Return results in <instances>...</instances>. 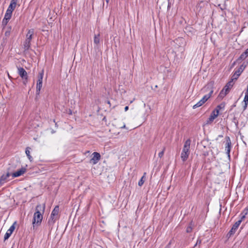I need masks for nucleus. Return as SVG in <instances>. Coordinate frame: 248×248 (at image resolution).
I'll return each mask as SVG.
<instances>
[{
  "label": "nucleus",
  "mask_w": 248,
  "mask_h": 248,
  "mask_svg": "<svg viewBox=\"0 0 248 248\" xmlns=\"http://www.w3.org/2000/svg\"><path fill=\"white\" fill-rule=\"evenodd\" d=\"M94 43L98 45L100 43V34H98L97 35H94V39H93Z\"/></svg>",
  "instance_id": "nucleus-22"
},
{
  "label": "nucleus",
  "mask_w": 248,
  "mask_h": 248,
  "mask_svg": "<svg viewBox=\"0 0 248 248\" xmlns=\"http://www.w3.org/2000/svg\"><path fill=\"white\" fill-rule=\"evenodd\" d=\"M103 121H106V117H104L103 119Z\"/></svg>",
  "instance_id": "nucleus-44"
},
{
  "label": "nucleus",
  "mask_w": 248,
  "mask_h": 248,
  "mask_svg": "<svg viewBox=\"0 0 248 248\" xmlns=\"http://www.w3.org/2000/svg\"><path fill=\"white\" fill-rule=\"evenodd\" d=\"M235 125L236 128H238V122H235L234 123Z\"/></svg>",
  "instance_id": "nucleus-39"
},
{
  "label": "nucleus",
  "mask_w": 248,
  "mask_h": 248,
  "mask_svg": "<svg viewBox=\"0 0 248 248\" xmlns=\"http://www.w3.org/2000/svg\"><path fill=\"white\" fill-rule=\"evenodd\" d=\"M59 208L58 206H56L55 207L54 209L53 210L51 215L52 216H54L56 217V216H57L58 213H59Z\"/></svg>",
  "instance_id": "nucleus-21"
},
{
  "label": "nucleus",
  "mask_w": 248,
  "mask_h": 248,
  "mask_svg": "<svg viewBox=\"0 0 248 248\" xmlns=\"http://www.w3.org/2000/svg\"><path fill=\"white\" fill-rule=\"evenodd\" d=\"M121 128H125V124H124L123 126H121Z\"/></svg>",
  "instance_id": "nucleus-43"
},
{
  "label": "nucleus",
  "mask_w": 248,
  "mask_h": 248,
  "mask_svg": "<svg viewBox=\"0 0 248 248\" xmlns=\"http://www.w3.org/2000/svg\"><path fill=\"white\" fill-rule=\"evenodd\" d=\"M17 1V0H12L7 9L13 12L16 7Z\"/></svg>",
  "instance_id": "nucleus-16"
},
{
  "label": "nucleus",
  "mask_w": 248,
  "mask_h": 248,
  "mask_svg": "<svg viewBox=\"0 0 248 248\" xmlns=\"http://www.w3.org/2000/svg\"><path fill=\"white\" fill-rule=\"evenodd\" d=\"M228 93H227L226 92H225V90H224V89H223L220 92L219 95H218V97L221 98H224L227 94Z\"/></svg>",
  "instance_id": "nucleus-25"
},
{
  "label": "nucleus",
  "mask_w": 248,
  "mask_h": 248,
  "mask_svg": "<svg viewBox=\"0 0 248 248\" xmlns=\"http://www.w3.org/2000/svg\"><path fill=\"white\" fill-rule=\"evenodd\" d=\"M244 53L248 56V48L245 50Z\"/></svg>",
  "instance_id": "nucleus-40"
},
{
  "label": "nucleus",
  "mask_w": 248,
  "mask_h": 248,
  "mask_svg": "<svg viewBox=\"0 0 248 248\" xmlns=\"http://www.w3.org/2000/svg\"><path fill=\"white\" fill-rule=\"evenodd\" d=\"M214 81H211L202 89L201 91L203 93H208L207 94L211 96L214 92Z\"/></svg>",
  "instance_id": "nucleus-4"
},
{
  "label": "nucleus",
  "mask_w": 248,
  "mask_h": 248,
  "mask_svg": "<svg viewBox=\"0 0 248 248\" xmlns=\"http://www.w3.org/2000/svg\"><path fill=\"white\" fill-rule=\"evenodd\" d=\"M211 95H208V94H205L203 97L201 99L202 101L203 102V103H205L210 97H211Z\"/></svg>",
  "instance_id": "nucleus-31"
},
{
  "label": "nucleus",
  "mask_w": 248,
  "mask_h": 248,
  "mask_svg": "<svg viewBox=\"0 0 248 248\" xmlns=\"http://www.w3.org/2000/svg\"><path fill=\"white\" fill-rule=\"evenodd\" d=\"M16 223V222H15L10 227V228L7 230V232L4 235V240H6L8 239L13 232H14V230L15 229V225Z\"/></svg>",
  "instance_id": "nucleus-13"
},
{
  "label": "nucleus",
  "mask_w": 248,
  "mask_h": 248,
  "mask_svg": "<svg viewBox=\"0 0 248 248\" xmlns=\"http://www.w3.org/2000/svg\"><path fill=\"white\" fill-rule=\"evenodd\" d=\"M235 230H233L232 228L230 230L228 233L226 235V237L229 239L230 238L232 235H233L235 232Z\"/></svg>",
  "instance_id": "nucleus-29"
},
{
  "label": "nucleus",
  "mask_w": 248,
  "mask_h": 248,
  "mask_svg": "<svg viewBox=\"0 0 248 248\" xmlns=\"http://www.w3.org/2000/svg\"><path fill=\"white\" fill-rule=\"evenodd\" d=\"M165 148L164 147L163 150H162V151H161L158 154V156L160 157V158H161L163 155H164V152H165Z\"/></svg>",
  "instance_id": "nucleus-34"
},
{
  "label": "nucleus",
  "mask_w": 248,
  "mask_h": 248,
  "mask_svg": "<svg viewBox=\"0 0 248 248\" xmlns=\"http://www.w3.org/2000/svg\"><path fill=\"white\" fill-rule=\"evenodd\" d=\"M155 88H157V85H156V86H155Z\"/></svg>",
  "instance_id": "nucleus-51"
},
{
  "label": "nucleus",
  "mask_w": 248,
  "mask_h": 248,
  "mask_svg": "<svg viewBox=\"0 0 248 248\" xmlns=\"http://www.w3.org/2000/svg\"><path fill=\"white\" fill-rule=\"evenodd\" d=\"M9 20H10L9 19H8V18L7 19L6 18L4 17V18L3 19L2 21V26H3L4 27L7 25Z\"/></svg>",
  "instance_id": "nucleus-32"
},
{
  "label": "nucleus",
  "mask_w": 248,
  "mask_h": 248,
  "mask_svg": "<svg viewBox=\"0 0 248 248\" xmlns=\"http://www.w3.org/2000/svg\"><path fill=\"white\" fill-rule=\"evenodd\" d=\"M27 169L25 167H22L20 170L17 171L13 172L11 173L13 178H16L19 177L22 175H23L24 173L26 172Z\"/></svg>",
  "instance_id": "nucleus-12"
},
{
  "label": "nucleus",
  "mask_w": 248,
  "mask_h": 248,
  "mask_svg": "<svg viewBox=\"0 0 248 248\" xmlns=\"http://www.w3.org/2000/svg\"><path fill=\"white\" fill-rule=\"evenodd\" d=\"M192 228L190 226L188 227L186 229V232H190L192 231Z\"/></svg>",
  "instance_id": "nucleus-37"
},
{
  "label": "nucleus",
  "mask_w": 248,
  "mask_h": 248,
  "mask_svg": "<svg viewBox=\"0 0 248 248\" xmlns=\"http://www.w3.org/2000/svg\"><path fill=\"white\" fill-rule=\"evenodd\" d=\"M12 30V27L11 26H8L7 28V30L5 32V36L6 37H9L10 35V32Z\"/></svg>",
  "instance_id": "nucleus-27"
},
{
  "label": "nucleus",
  "mask_w": 248,
  "mask_h": 248,
  "mask_svg": "<svg viewBox=\"0 0 248 248\" xmlns=\"http://www.w3.org/2000/svg\"><path fill=\"white\" fill-rule=\"evenodd\" d=\"M31 149V148L30 147H27L26 148L25 153H26V154L27 156H28V158H29L30 161L31 162V161H32L33 158H32V156L30 155V150Z\"/></svg>",
  "instance_id": "nucleus-20"
},
{
  "label": "nucleus",
  "mask_w": 248,
  "mask_h": 248,
  "mask_svg": "<svg viewBox=\"0 0 248 248\" xmlns=\"http://www.w3.org/2000/svg\"><path fill=\"white\" fill-rule=\"evenodd\" d=\"M235 230H233L232 228L230 230L228 233L226 235V237L229 239L230 238L232 235H233L235 232Z\"/></svg>",
  "instance_id": "nucleus-28"
},
{
  "label": "nucleus",
  "mask_w": 248,
  "mask_h": 248,
  "mask_svg": "<svg viewBox=\"0 0 248 248\" xmlns=\"http://www.w3.org/2000/svg\"><path fill=\"white\" fill-rule=\"evenodd\" d=\"M109 0H106V1L107 2V4H108V2H109Z\"/></svg>",
  "instance_id": "nucleus-45"
},
{
  "label": "nucleus",
  "mask_w": 248,
  "mask_h": 248,
  "mask_svg": "<svg viewBox=\"0 0 248 248\" xmlns=\"http://www.w3.org/2000/svg\"><path fill=\"white\" fill-rule=\"evenodd\" d=\"M45 209V204H37L35 208L32 220L33 230H36V227L39 226L42 223L43 215Z\"/></svg>",
  "instance_id": "nucleus-1"
},
{
  "label": "nucleus",
  "mask_w": 248,
  "mask_h": 248,
  "mask_svg": "<svg viewBox=\"0 0 248 248\" xmlns=\"http://www.w3.org/2000/svg\"><path fill=\"white\" fill-rule=\"evenodd\" d=\"M241 224V221H236L232 226V229L233 230H235V231L237 230L238 228V227Z\"/></svg>",
  "instance_id": "nucleus-26"
},
{
  "label": "nucleus",
  "mask_w": 248,
  "mask_h": 248,
  "mask_svg": "<svg viewBox=\"0 0 248 248\" xmlns=\"http://www.w3.org/2000/svg\"><path fill=\"white\" fill-rule=\"evenodd\" d=\"M233 80L234 79L232 78L231 80L229 81L223 88L227 93H229L232 87L234 84L233 83Z\"/></svg>",
  "instance_id": "nucleus-14"
},
{
  "label": "nucleus",
  "mask_w": 248,
  "mask_h": 248,
  "mask_svg": "<svg viewBox=\"0 0 248 248\" xmlns=\"http://www.w3.org/2000/svg\"><path fill=\"white\" fill-rule=\"evenodd\" d=\"M235 122H238V120H237L236 117H233V119H232V122L233 123H235Z\"/></svg>",
  "instance_id": "nucleus-38"
},
{
  "label": "nucleus",
  "mask_w": 248,
  "mask_h": 248,
  "mask_svg": "<svg viewBox=\"0 0 248 248\" xmlns=\"http://www.w3.org/2000/svg\"><path fill=\"white\" fill-rule=\"evenodd\" d=\"M106 102L107 103V104H108V105H109V107H110V106H111V104H110V101H109V100H107V101H106Z\"/></svg>",
  "instance_id": "nucleus-41"
},
{
  "label": "nucleus",
  "mask_w": 248,
  "mask_h": 248,
  "mask_svg": "<svg viewBox=\"0 0 248 248\" xmlns=\"http://www.w3.org/2000/svg\"><path fill=\"white\" fill-rule=\"evenodd\" d=\"M69 113L70 114H72V111H71V110L70 109L69 110Z\"/></svg>",
  "instance_id": "nucleus-47"
},
{
  "label": "nucleus",
  "mask_w": 248,
  "mask_h": 248,
  "mask_svg": "<svg viewBox=\"0 0 248 248\" xmlns=\"http://www.w3.org/2000/svg\"><path fill=\"white\" fill-rule=\"evenodd\" d=\"M43 76H44V70H43L41 71V72H40L39 73L38 76V80L37 81V84H36V93L37 95H39L40 94V90L42 87Z\"/></svg>",
  "instance_id": "nucleus-5"
},
{
  "label": "nucleus",
  "mask_w": 248,
  "mask_h": 248,
  "mask_svg": "<svg viewBox=\"0 0 248 248\" xmlns=\"http://www.w3.org/2000/svg\"><path fill=\"white\" fill-rule=\"evenodd\" d=\"M57 219V217H55L54 216H52L50 215V218L48 219V225L51 227V228L53 226L54 223L55 222V221Z\"/></svg>",
  "instance_id": "nucleus-17"
},
{
  "label": "nucleus",
  "mask_w": 248,
  "mask_h": 248,
  "mask_svg": "<svg viewBox=\"0 0 248 248\" xmlns=\"http://www.w3.org/2000/svg\"><path fill=\"white\" fill-rule=\"evenodd\" d=\"M146 173L144 172L143 176H142V177L141 178V179L140 180V181L138 182L139 186H141L143 185L144 182L146 180Z\"/></svg>",
  "instance_id": "nucleus-18"
},
{
  "label": "nucleus",
  "mask_w": 248,
  "mask_h": 248,
  "mask_svg": "<svg viewBox=\"0 0 248 248\" xmlns=\"http://www.w3.org/2000/svg\"><path fill=\"white\" fill-rule=\"evenodd\" d=\"M10 167L8 169L9 171L7 172L6 174L2 175L0 178V186L4 184L6 182V179L11 175V173L9 171L16 168V165H14V164H10Z\"/></svg>",
  "instance_id": "nucleus-7"
},
{
  "label": "nucleus",
  "mask_w": 248,
  "mask_h": 248,
  "mask_svg": "<svg viewBox=\"0 0 248 248\" xmlns=\"http://www.w3.org/2000/svg\"><path fill=\"white\" fill-rule=\"evenodd\" d=\"M191 143V140L190 139L187 140L184 144L182 152L181 154V157L182 160L185 162L186 161L188 157V156L190 154V145Z\"/></svg>",
  "instance_id": "nucleus-3"
},
{
  "label": "nucleus",
  "mask_w": 248,
  "mask_h": 248,
  "mask_svg": "<svg viewBox=\"0 0 248 248\" xmlns=\"http://www.w3.org/2000/svg\"><path fill=\"white\" fill-rule=\"evenodd\" d=\"M248 56L245 54L244 52H243L242 54H241V55L239 56V57L237 59L236 61L237 62H239L240 61H243L245 60Z\"/></svg>",
  "instance_id": "nucleus-24"
},
{
  "label": "nucleus",
  "mask_w": 248,
  "mask_h": 248,
  "mask_svg": "<svg viewBox=\"0 0 248 248\" xmlns=\"http://www.w3.org/2000/svg\"><path fill=\"white\" fill-rule=\"evenodd\" d=\"M235 63V62H234L233 63V65H234Z\"/></svg>",
  "instance_id": "nucleus-50"
},
{
  "label": "nucleus",
  "mask_w": 248,
  "mask_h": 248,
  "mask_svg": "<svg viewBox=\"0 0 248 248\" xmlns=\"http://www.w3.org/2000/svg\"><path fill=\"white\" fill-rule=\"evenodd\" d=\"M13 12L11 11L10 10H7L5 14L4 17L6 18L7 19H9L11 18Z\"/></svg>",
  "instance_id": "nucleus-23"
},
{
  "label": "nucleus",
  "mask_w": 248,
  "mask_h": 248,
  "mask_svg": "<svg viewBox=\"0 0 248 248\" xmlns=\"http://www.w3.org/2000/svg\"><path fill=\"white\" fill-rule=\"evenodd\" d=\"M128 108H129L128 107V106H126V107L124 108V110H125V111H126L127 110H128Z\"/></svg>",
  "instance_id": "nucleus-42"
},
{
  "label": "nucleus",
  "mask_w": 248,
  "mask_h": 248,
  "mask_svg": "<svg viewBox=\"0 0 248 248\" xmlns=\"http://www.w3.org/2000/svg\"><path fill=\"white\" fill-rule=\"evenodd\" d=\"M93 157L90 160V162L93 164H96L101 159V155L97 152H93L92 154Z\"/></svg>",
  "instance_id": "nucleus-10"
},
{
  "label": "nucleus",
  "mask_w": 248,
  "mask_h": 248,
  "mask_svg": "<svg viewBox=\"0 0 248 248\" xmlns=\"http://www.w3.org/2000/svg\"><path fill=\"white\" fill-rule=\"evenodd\" d=\"M225 104L224 103H222L220 104L217 105L216 108L214 109L219 114V110L221 109H224L225 108Z\"/></svg>",
  "instance_id": "nucleus-19"
},
{
  "label": "nucleus",
  "mask_w": 248,
  "mask_h": 248,
  "mask_svg": "<svg viewBox=\"0 0 248 248\" xmlns=\"http://www.w3.org/2000/svg\"><path fill=\"white\" fill-rule=\"evenodd\" d=\"M226 144H225V150L226 151V154L229 157H230V151L232 147V142L231 141L230 138L229 136L225 137Z\"/></svg>",
  "instance_id": "nucleus-9"
},
{
  "label": "nucleus",
  "mask_w": 248,
  "mask_h": 248,
  "mask_svg": "<svg viewBox=\"0 0 248 248\" xmlns=\"http://www.w3.org/2000/svg\"><path fill=\"white\" fill-rule=\"evenodd\" d=\"M218 114V112L213 110L206 121V124H212L214 119L217 117Z\"/></svg>",
  "instance_id": "nucleus-11"
},
{
  "label": "nucleus",
  "mask_w": 248,
  "mask_h": 248,
  "mask_svg": "<svg viewBox=\"0 0 248 248\" xmlns=\"http://www.w3.org/2000/svg\"><path fill=\"white\" fill-rule=\"evenodd\" d=\"M34 34V29H31L29 30L26 35V39L23 43V48L24 51H28L30 49L31 46V42L32 39Z\"/></svg>",
  "instance_id": "nucleus-2"
},
{
  "label": "nucleus",
  "mask_w": 248,
  "mask_h": 248,
  "mask_svg": "<svg viewBox=\"0 0 248 248\" xmlns=\"http://www.w3.org/2000/svg\"><path fill=\"white\" fill-rule=\"evenodd\" d=\"M246 66L247 65L246 64H245V62H244L241 65H240L238 70L235 71L232 77V78L235 80H236L240 76V75H241V74L244 70Z\"/></svg>",
  "instance_id": "nucleus-8"
},
{
  "label": "nucleus",
  "mask_w": 248,
  "mask_h": 248,
  "mask_svg": "<svg viewBox=\"0 0 248 248\" xmlns=\"http://www.w3.org/2000/svg\"><path fill=\"white\" fill-rule=\"evenodd\" d=\"M204 103L201 100L193 106V108L195 109L198 107L202 106Z\"/></svg>",
  "instance_id": "nucleus-30"
},
{
  "label": "nucleus",
  "mask_w": 248,
  "mask_h": 248,
  "mask_svg": "<svg viewBox=\"0 0 248 248\" xmlns=\"http://www.w3.org/2000/svg\"><path fill=\"white\" fill-rule=\"evenodd\" d=\"M170 7V4L169 3V4H168V8H169Z\"/></svg>",
  "instance_id": "nucleus-48"
},
{
  "label": "nucleus",
  "mask_w": 248,
  "mask_h": 248,
  "mask_svg": "<svg viewBox=\"0 0 248 248\" xmlns=\"http://www.w3.org/2000/svg\"><path fill=\"white\" fill-rule=\"evenodd\" d=\"M202 243V240L200 239H198L196 243L194 246L193 248H195L197 245H200Z\"/></svg>",
  "instance_id": "nucleus-35"
},
{
  "label": "nucleus",
  "mask_w": 248,
  "mask_h": 248,
  "mask_svg": "<svg viewBox=\"0 0 248 248\" xmlns=\"http://www.w3.org/2000/svg\"><path fill=\"white\" fill-rule=\"evenodd\" d=\"M218 137H220V138H222L223 137V135H219L218 136Z\"/></svg>",
  "instance_id": "nucleus-46"
},
{
  "label": "nucleus",
  "mask_w": 248,
  "mask_h": 248,
  "mask_svg": "<svg viewBox=\"0 0 248 248\" xmlns=\"http://www.w3.org/2000/svg\"><path fill=\"white\" fill-rule=\"evenodd\" d=\"M18 73L20 77L23 79V83L26 85L28 82V76L26 70L23 67L18 68Z\"/></svg>",
  "instance_id": "nucleus-6"
},
{
  "label": "nucleus",
  "mask_w": 248,
  "mask_h": 248,
  "mask_svg": "<svg viewBox=\"0 0 248 248\" xmlns=\"http://www.w3.org/2000/svg\"><path fill=\"white\" fill-rule=\"evenodd\" d=\"M248 213V206L246 207L241 213V215H244L246 216Z\"/></svg>",
  "instance_id": "nucleus-33"
},
{
  "label": "nucleus",
  "mask_w": 248,
  "mask_h": 248,
  "mask_svg": "<svg viewBox=\"0 0 248 248\" xmlns=\"http://www.w3.org/2000/svg\"><path fill=\"white\" fill-rule=\"evenodd\" d=\"M235 107V104L233 105V106H232V107Z\"/></svg>",
  "instance_id": "nucleus-49"
},
{
  "label": "nucleus",
  "mask_w": 248,
  "mask_h": 248,
  "mask_svg": "<svg viewBox=\"0 0 248 248\" xmlns=\"http://www.w3.org/2000/svg\"><path fill=\"white\" fill-rule=\"evenodd\" d=\"M246 218V216L245 215H241V214H240V219L238 221H241V223L242 222V221Z\"/></svg>",
  "instance_id": "nucleus-36"
},
{
  "label": "nucleus",
  "mask_w": 248,
  "mask_h": 248,
  "mask_svg": "<svg viewBox=\"0 0 248 248\" xmlns=\"http://www.w3.org/2000/svg\"><path fill=\"white\" fill-rule=\"evenodd\" d=\"M243 101L244 102V106H243L244 110L246 109L248 105V86L246 92L245 93V97Z\"/></svg>",
  "instance_id": "nucleus-15"
}]
</instances>
